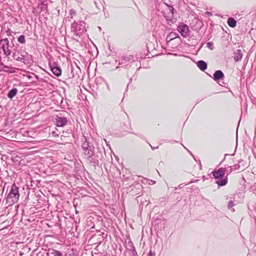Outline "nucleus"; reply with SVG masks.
Returning a JSON list of instances; mask_svg holds the SVG:
<instances>
[{
  "label": "nucleus",
  "mask_w": 256,
  "mask_h": 256,
  "mask_svg": "<svg viewBox=\"0 0 256 256\" xmlns=\"http://www.w3.org/2000/svg\"><path fill=\"white\" fill-rule=\"evenodd\" d=\"M52 135H53L54 136H58V134H56V132H52Z\"/></svg>",
  "instance_id": "nucleus-25"
},
{
  "label": "nucleus",
  "mask_w": 256,
  "mask_h": 256,
  "mask_svg": "<svg viewBox=\"0 0 256 256\" xmlns=\"http://www.w3.org/2000/svg\"><path fill=\"white\" fill-rule=\"evenodd\" d=\"M206 46L210 50H212L214 49V44L212 42H208Z\"/></svg>",
  "instance_id": "nucleus-22"
},
{
  "label": "nucleus",
  "mask_w": 256,
  "mask_h": 256,
  "mask_svg": "<svg viewBox=\"0 0 256 256\" xmlns=\"http://www.w3.org/2000/svg\"><path fill=\"white\" fill-rule=\"evenodd\" d=\"M179 187L180 188H182V184H180Z\"/></svg>",
  "instance_id": "nucleus-29"
},
{
  "label": "nucleus",
  "mask_w": 256,
  "mask_h": 256,
  "mask_svg": "<svg viewBox=\"0 0 256 256\" xmlns=\"http://www.w3.org/2000/svg\"><path fill=\"white\" fill-rule=\"evenodd\" d=\"M12 33V32L10 30H6L7 35H8V36L11 35Z\"/></svg>",
  "instance_id": "nucleus-24"
},
{
  "label": "nucleus",
  "mask_w": 256,
  "mask_h": 256,
  "mask_svg": "<svg viewBox=\"0 0 256 256\" xmlns=\"http://www.w3.org/2000/svg\"><path fill=\"white\" fill-rule=\"evenodd\" d=\"M224 78V74L220 70H218L215 72L214 74V80L217 81L220 79H222Z\"/></svg>",
  "instance_id": "nucleus-9"
},
{
  "label": "nucleus",
  "mask_w": 256,
  "mask_h": 256,
  "mask_svg": "<svg viewBox=\"0 0 256 256\" xmlns=\"http://www.w3.org/2000/svg\"><path fill=\"white\" fill-rule=\"evenodd\" d=\"M178 30L182 36L186 38L190 34V30L188 26L186 24H182L178 26Z\"/></svg>",
  "instance_id": "nucleus-6"
},
{
  "label": "nucleus",
  "mask_w": 256,
  "mask_h": 256,
  "mask_svg": "<svg viewBox=\"0 0 256 256\" xmlns=\"http://www.w3.org/2000/svg\"><path fill=\"white\" fill-rule=\"evenodd\" d=\"M226 172V169L225 168H220L212 172L214 178L218 180L216 183L220 186H225L228 182L227 176H224Z\"/></svg>",
  "instance_id": "nucleus-2"
},
{
  "label": "nucleus",
  "mask_w": 256,
  "mask_h": 256,
  "mask_svg": "<svg viewBox=\"0 0 256 256\" xmlns=\"http://www.w3.org/2000/svg\"><path fill=\"white\" fill-rule=\"evenodd\" d=\"M130 246L131 247V250L132 251V255L136 256V252L135 250V248L134 247L133 244L132 242H130Z\"/></svg>",
  "instance_id": "nucleus-21"
},
{
  "label": "nucleus",
  "mask_w": 256,
  "mask_h": 256,
  "mask_svg": "<svg viewBox=\"0 0 256 256\" xmlns=\"http://www.w3.org/2000/svg\"><path fill=\"white\" fill-rule=\"evenodd\" d=\"M178 38V34L175 32H170L169 33L166 38V44L168 46L169 42L172 40Z\"/></svg>",
  "instance_id": "nucleus-8"
},
{
  "label": "nucleus",
  "mask_w": 256,
  "mask_h": 256,
  "mask_svg": "<svg viewBox=\"0 0 256 256\" xmlns=\"http://www.w3.org/2000/svg\"><path fill=\"white\" fill-rule=\"evenodd\" d=\"M51 71L52 72L57 76H59L61 75L62 70L58 66L51 67Z\"/></svg>",
  "instance_id": "nucleus-13"
},
{
  "label": "nucleus",
  "mask_w": 256,
  "mask_h": 256,
  "mask_svg": "<svg viewBox=\"0 0 256 256\" xmlns=\"http://www.w3.org/2000/svg\"><path fill=\"white\" fill-rule=\"evenodd\" d=\"M197 66L202 71H204L207 68L206 63L204 61L202 60L198 62Z\"/></svg>",
  "instance_id": "nucleus-12"
},
{
  "label": "nucleus",
  "mask_w": 256,
  "mask_h": 256,
  "mask_svg": "<svg viewBox=\"0 0 256 256\" xmlns=\"http://www.w3.org/2000/svg\"><path fill=\"white\" fill-rule=\"evenodd\" d=\"M134 56L132 55H126L120 56L118 64L119 65H127L128 62L132 60Z\"/></svg>",
  "instance_id": "nucleus-7"
},
{
  "label": "nucleus",
  "mask_w": 256,
  "mask_h": 256,
  "mask_svg": "<svg viewBox=\"0 0 256 256\" xmlns=\"http://www.w3.org/2000/svg\"><path fill=\"white\" fill-rule=\"evenodd\" d=\"M86 23L84 21H80L78 23L74 22L72 24V28L76 34H79L86 30Z\"/></svg>",
  "instance_id": "nucleus-3"
},
{
  "label": "nucleus",
  "mask_w": 256,
  "mask_h": 256,
  "mask_svg": "<svg viewBox=\"0 0 256 256\" xmlns=\"http://www.w3.org/2000/svg\"><path fill=\"white\" fill-rule=\"evenodd\" d=\"M84 154L88 158H90L94 154L93 148H90L88 150H86L84 151Z\"/></svg>",
  "instance_id": "nucleus-17"
},
{
  "label": "nucleus",
  "mask_w": 256,
  "mask_h": 256,
  "mask_svg": "<svg viewBox=\"0 0 256 256\" xmlns=\"http://www.w3.org/2000/svg\"><path fill=\"white\" fill-rule=\"evenodd\" d=\"M243 54L240 50H237L234 53V60L236 62H238L242 60Z\"/></svg>",
  "instance_id": "nucleus-11"
},
{
  "label": "nucleus",
  "mask_w": 256,
  "mask_h": 256,
  "mask_svg": "<svg viewBox=\"0 0 256 256\" xmlns=\"http://www.w3.org/2000/svg\"><path fill=\"white\" fill-rule=\"evenodd\" d=\"M19 197L18 188L15 184H13L6 198V204L8 206H12L18 202Z\"/></svg>",
  "instance_id": "nucleus-1"
},
{
  "label": "nucleus",
  "mask_w": 256,
  "mask_h": 256,
  "mask_svg": "<svg viewBox=\"0 0 256 256\" xmlns=\"http://www.w3.org/2000/svg\"><path fill=\"white\" fill-rule=\"evenodd\" d=\"M150 146H151V148H152V150L154 149L155 148H154V147H152V146L151 145H150Z\"/></svg>",
  "instance_id": "nucleus-30"
},
{
  "label": "nucleus",
  "mask_w": 256,
  "mask_h": 256,
  "mask_svg": "<svg viewBox=\"0 0 256 256\" xmlns=\"http://www.w3.org/2000/svg\"><path fill=\"white\" fill-rule=\"evenodd\" d=\"M228 168H230V170H228V171H227L228 174H230L233 170H239L240 168V165L239 164H236L233 166L232 167L230 166Z\"/></svg>",
  "instance_id": "nucleus-18"
},
{
  "label": "nucleus",
  "mask_w": 256,
  "mask_h": 256,
  "mask_svg": "<svg viewBox=\"0 0 256 256\" xmlns=\"http://www.w3.org/2000/svg\"><path fill=\"white\" fill-rule=\"evenodd\" d=\"M18 42L21 44H24L26 42L25 36L24 35L20 36L18 38Z\"/></svg>",
  "instance_id": "nucleus-20"
},
{
  "label": "nucleus",
  "mask_w": 256,
  "mask_h": 256,
  "mask_svg": "<svg viewBox=\"0 0 256 256\" xmlns=\"http://www.w3.org/2000/svg\"><path fill=\"white\" fill-rule=\"evenodd\" d=\"M47 256H62V254L57 250L50 249L46 253Z\"/></svg>",
  "instance_id": "nucleus-10"
},
{
  "label": "nucleus",
  "mask_w": 256,
  "mask_h": 256,
  "mask_svg": "<svg viewBox=\"0 0 256 256\" xmlns=\"http://www.w3.org/2000/svg\"><path fill=\"white\" fill-rule=\"evenodd\" d=\"M94 3H95V4H96V6L98 9H100V8L98 7V5H97V4H96V2H94Z\"/></svg>",
  "instance_id": "nucleus-27"
},
{
  "label": "nucleus",
  "mask_w": 256,
  "mask_h": 256,
  "mask_svg": "<svg viewBox=\"0 0 256 256\" xmlns=\"http://www.w3.org/2000/svg\"><path fill=\"white\" fill-rule=\"evenodd\" d=\"M228 24L230 26L234 28L236 25V22L234 18H230L228 20Z\"/></svg>",
  "instance_id": "nucleus-16"
},
{
  "label": "nucleus",
  "mask_w": 256,
  "mask_h": 256,
  "mask_svg": "<svg viewBox=\"0 0 256 256\" xmlns=\"http://www.w3.org/2000/svg\"><path fill=\"white\" fill-rule=\"evenodd\" d=\"M234 206V204L233 201H232V200L229 201V202H228V208H232Z\"/></svg>",
  "instance_id": "nucleus-23"
},
{
  "label": "nucleus",
  "mask_w": 256,
  "mask_h": 256,
  "mask_svg": "<svg viewBox=\"0 0 256 256\" xmlns=\"http://www.w3.org/2000/svg\"><path fill=\"white\" fill-rule=\"evenodd\" d=\"M18 90L16 88H13L8 92V96L10 98H12L16 94Z\"/></svg>",
  "instance_id": "nucleus-15"
},
{
  "label": "nucleus",
  "mask_w": 256,
  "mask_h": 256,
  "mask_svg": "<svg viewBox=\"0 0 256 256\" xmlns=\"http://www.w3.org/2000/svg\"><path fill=\"white\" fill-rule=\"evenodd\" d=\"M0 45L2 46V48L4 54L8 56L11 54V50L9 48V41L7 38L0 40Z\"/></svg>",
  "instance_id": "nucleus-5"
},
{
  "label": "nucleus",
  "mask_w": 256,
  "mask_h": 256,
  "mask_svg": "<svg viewBox=\"0 0 256 256\" xmlns=\"http://www.w3.org/2000/svg\"><path fill=\"white\" fill-rule=\"evenodd\" d=\"M90 148H92L90 146H89L88 142H84L82 146V148L84 151L86 150H88Z\"/></svg>",
  "instance_id": "nucleus-19"
},
{
  "label": "nucleus",
  "mask_w": 256,
  "mask_h": 256,
  "mask_svg": "<svg viewBox=\"0 0 256 256\" xmlns=\"http://www.w3.org/2000/svg\"><path fill=\"white\" fill-rule=\"evenodd\" d=\"M174 10V8H172L171 9V12L172 13H173Z\"/></svg>",
  "instance_id": "nucleus-28"
},
{
  "label": "nucleus",
  "mask_w": 256,
  "mask_h": 256,
  "mask_svg": "<svg viewBox=\"0 0 256 256\" xmlns=\"http://www.w3.org/2000/svg\"><path fill=\"white\" fill-rule=\"evenodd\" d=\"M54 122L57 126L62 127L66 124L68 120L66 117L60 114L55 116Z\"/></svg>",
  "instance_id": "nucleus-4"
},
{
  "label": "nucleus",
  "mask_w": 256,
  "mask_h": 256,
  "mask_svg": "<svg viewBox=\"0 0 256 256\" xmlns=\"http://www.w3.org/2000/svg\"><path fill=\"white\" fill-rule=\"evenodd\" d=\"M70 13H71V14H74V10H72L70 11Z\"/></svg>",
  "instance_id": "nucleus-26"
},
{
  "label": "nucleus",
  "mask_w": 256,
  "mask_h": 256,
  "mask_svg": "<svg viewBox=\"0 0 256 256\" xmlns=\"http://www.w3.org/2000/svg\"><path fill=\"white\" fill-rule=\"evenodd\" d=\"M16 56H19V54L18 53H16Z\"/></svg>",
  "instance_id": "nucleus-32"
},
{
  "label": "nucleus",
  "mask_w": 256,
  "mask_h": 256,
  "mask_svg": "<svg viewBox=\"0 0 256 256\" xmlns=\"http://www.w3.org/2000/svg\"><path fill=\"white\" fill-rule=\"evenodd\" d=\"M12 53H13L12 56L14 59H15L18 61H20L22 62H24V60H25L24 55L20 54V55H19V56H16V52H13Z\"/></svg>",
  "instance_id": "nucleus-14"
},
{
  "label": "nucleus",
  "mask_w": 256,
  "mask_h": 256,
  "mask_svg": "<svg viewBox=\"0 0 256 256\" xmlns=\"http://www.w3.org/2000/svg\"><path fill=\"white\" fill-rule=\"evenodd\" d=\"M184 148H185V149L187 150L188 151V152H190L188 150V148H186L185 146H184Z\"/></svg>",
  "instance_id": "nucleus-31"
}]
</instances>
